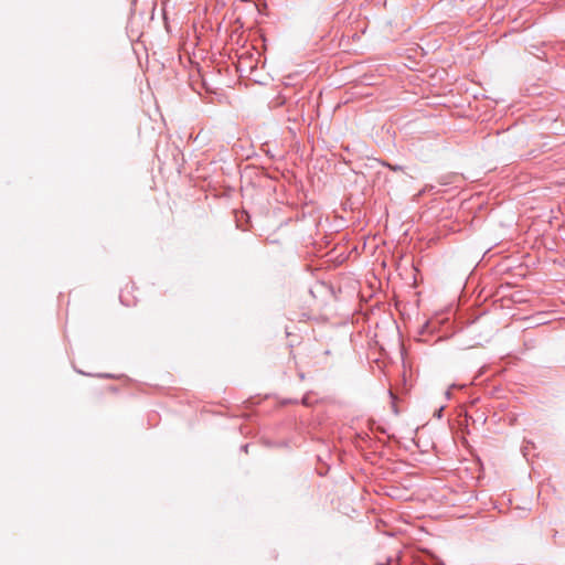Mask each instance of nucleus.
I'll use <instances>...</instances> for the list:
<instances>
[{
	"label": "nucleus",
	"mask_w": 565,
	"mask_h": 565,
	"mask_svg": "<svg viewBox=\"0 0 565 565\" xmlns=\"http://www.w3.org/2000/svg\"><path fill=\"white\" fill-rule=\"evenodd\" d=\"M302 403H303L305 405H307V404H308V403H307V398H303V399H302Z\"/></svg>",
	"instance_id": "1"
},
{
	"label": "nucleus",
	"mask_w": 565,
	"mask_h": 565,
	"mask_svg": "<svg viewBox=\"0 0 565 565\" xmlns=\"http://www.w3.org/2000/svg\"><path fill=\"white\" fill-rule=\"evenodd\" d=\"M243 448L245 451H247L248 445H245Z\"/></svg>",
	"instance_id": "2"
}]
</instances>
